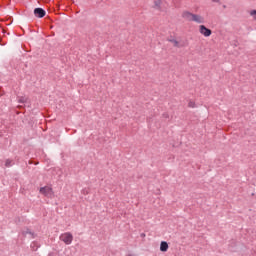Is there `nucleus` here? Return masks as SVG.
I'll return each mask as SVG.
<instances>
[{"instance_id": "nucleus-2", "label": "nucleus", "mask_w": 256, "mask_h": 256, "mask_svg": "<svg viewBox=\"0 0 256 256\" xmlns=\"http://www.w3.org/2000/svg\"><path fill=\"white\" fill-rule=\"evenodd\" d=\"M60 241H63L65 245H71L73 243V234H71V232H65L61 234Z\"/></svg>"}, {"instance_id": "nucleus-10", "label": "nucleus", "mask_w": 256, "mask_h": 256, "mask_svg": "<svg viewBox=\"0 0 256 256\" xmlns=\"http://www.w3.org/2000/svg\"><path fill=\"white\" fill-rule=\"evenodd\" d=\"M174 47H179V42L177 40H172Z\"/></svg>"}, {"instance_id": "nucleus-14", "label": "nucleus", "mask_w": 256, "mask_h": 256, "mask_svg": "<svg viewBox=\"0 0 256 256\" xmlns=\"http://www.w3.org/2000/svg\"><path fill=\"white\" fill-rule=\"evenodd\" d=\"M127 256H137V255H135V254H128Z\"/></svg>"}, {"instance_id": "nucleus-4", "label": "nucleus", "mask_w": 256, "mask_h": 256, "mask_svg": "<svg viewBox=\"0 0 256 256\" xmlns=\"http://www.w3.org/2000/svg\"><path fill=\"white\" fill-rule=\"evenodd\" d=\"M34 15H35V17H38L39 19H43V17L46 15V12L43 8H35Z\"/></svg>"}, {"instance_id": "nucleus-5", "label": "nucleus", "mask_w": 256, "mask_h": 256, "mask_svg": "<svg viewBox=\"0 0 256 256\" xmlns=\"http://www.w3.org/2000/svg\"><path fill=\"white\" fill-rule=\"evenodd\" d=\"M200 33L204 35V37H211V29L205 27V25L200 26Z\"/></svg>"}, {"instance_id": "nucleus-8", "label": "nucleus", "mask_w": 256, "mask_h": 256, "mask_svg": "<svg viewBox=\"0 0 256 256\" xmlns=\"http://www.w3.org/2000/svg\"><path fill=\"white\" fill-rule=\"evenodd\" d=\"M5 167H13V161L12 160H6Z\"/></svg>"}, {"instance_id": "nucleus-11", "label": "nucleus", "mask_w": 256, "mask_h": 256, "mask_svg": "<svg viewBox=\"0 0 256 256\" xmlns=\"http://www.w3.org/2000/svg\"><path fill=\"white\" fill-rule=\"evenodd\" d=\"M25 101H27V98H21V99L19 100L20 103H25Z\"/></svg>"}, {"instance_id": "nucleus-9", "label": "nucleus", "mask_w": 256, "mask_h": 256, "mask_svg": "<svg viewBox=\"0 0 256 256\" xmlns=\"http://www.w3.org/2000/svg\"><path fill=\"white\" fill-rule=\"evenodd\" d=\"M250 15H251V17H253V19H256V10H252L250 12Z\"/></svg>"}, {"instance_id": "nucleus-6", "label": "nucleus", "mask_w": 256, "mask_h": 256, "mask_svg": "<svg viewBox=\"0 0 256 256\" xmlns=\"http://www.w3.org/2000/svg\"><path fill=\"white\" fill-rule=\"evenodd\" d=\"M169 249V244L165 241H162L160 244V251L165 253Z\"/></svg>"}, {"instance_id": "nucleus-7", "label": "nucleus", "mask_w": 256, "mask_h": 256, "mask_svg": "<svg viewBox=\"0 0 256 256\" xmlns=\"http://www.w3.org/2000/svg\"><path fill=\"white\" fill-rule=\"evenodd\" d=\"M31 249H32L33 251H37V249H39V243L33 242V243L31 244Z\"/></svg>"}, {"instance_id": "nucleus-13", "label": "nucleus", "mask_w": 256, "mask_h": 256, "mask_svg": "<svg viewBox=\"0 0 256 256\" xmlns=\"http://www.w3.org/2000/svg\"><path fill=\"white\" fill-rule=\"evenodd\" d=\"M213 3H219V0H212Z\"/></svg>"}, {"instance_id": "nucleus-1", "label": "nucleus", "mask_w": 256, "mask_h": 256, "mask_svg": "<svg viewBox=\"0 0 256 256\" xmlns=\"http://www.w3.org/2000/svg\"><path fill=\"white\" fill-rule=\"evenodd\" d=\"M183 19H186V21H194L195 23H205V18H203L200 15L193 14L190 12H184L182 14Z\"/></svg>"}, {"instance_id": "nucleus-12", "label": "nucleus", "mask_w": 256, "mask_h": 256, "mask_svg": "<svg viewBox=\"0 0 256 256\" xmlns=\"http://www.w3.org/2000/svg\"><path fill=\"white\" fill-rule=\"evenodd\" d=\"M189 107H195V104L193 102H190Z\"/></svg>"}, {"instance_id": "nucleus-3", "label": "nucleus", "mask_w": 256, "mask_h": 256, "mask_svg": "<svg viewBox=\"0 0 256 256\" xmlns=\"http://www.w3.org/2000/svg\"><path fill=\"white\" fill-rule=\"evenodd\" d=\"M40 193H42V195H45L46 197H52L53 196V190L49 186H45V187L40 188Z\"/></svg>"}]
</instances>
